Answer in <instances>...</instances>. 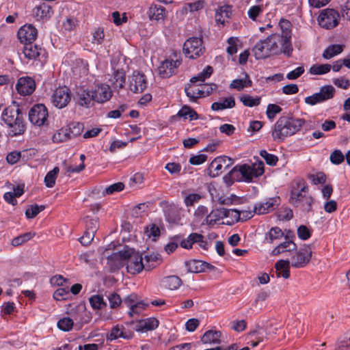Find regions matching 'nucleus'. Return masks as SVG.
I'll return each mask as SVG.
<instances>
[{
    "label": "nucleus",
    "instance_id": "nucleus-7",
    "mask_svg": "<svg viewBox=\"0 0 350 350\" xmlns=\"http://www.w3.org/2000/svg\"><path fill=\"white\" fill-rule=\"evenodd\" d=\"M204 49L202 40L197 37L189 38L183 44V52L190 59L200 57L203 53Z\"/></svg>",
    "mask_w": 350,
    "mask_h": 350
},
{
    "label": "nucleus",
    "instance_id": "nucleus-53",
    "mask_svg": "<svg viewBox=\"0 0 350 350\" xmlns=\"http://www.w3.org/2000/svg\"><path fill=\"white\" fill-rule=\"evenodd\" d=\"M260 155L265 160L267 164L272 166L277 164L278 161L277 156L267 152L265 150H260Z\"/></svg>",
    "mask_w": 350,
    "mask_h": 350
},
{
    "label": "nucleus",
    "instance_id": "nucleus-27",
    "mask_svg": "<svg viewBox=\"0 0 350 350\" xmlns=\"http://www.w3.org/2000/svg\"><path fill=\"white\" fill-rule=\"evenodd\" d=\"M126 80L125 72L121 70H116L113 72L111 79L112 85L115 90H120L124 88Z\"/></svg>",
    "mask_w": 350,
    "mask_h": 350
},
{
    "label": "nucleus",
    "instance_id": "nucleus-24",
    "mask_svg": "<svg viewBox=\"0 0 350 350\" xmlns=\"http://www.w3.org/2000/svg\"><path fill=\"white\" fill-rule=\"evenodd\" d=\"M132 337L130 332H127L122 325H117L112 327L109 334H107V340H113L119 338L128 339Z\"/></svg>",
    "mask_w": 350,
    "mask_h": 350
},
{
    "label": "nucleus",
    "instance_id": "nucleus-10",
    "mask_svg": "<svg viewBox=\"0 0 350 350\" xmlns=\"http://www.w3.org/2000/svg\"><path fill=\"white\" fill-rule=\"evenodd\" d=\"M48 111L43 104H37L29 111V120L35 125L42 126L47 121Z\"/></svg>",
    "mask_w": 350,
    "mask_h": 350
},
{
    "label": "nucleus",
    "instance_id": "nucleus-28",
    "mask_svg": "<svg viewBox=\"0 0 350 350\" xmlns=\"http://www.w3.org/2000/svg\"><path fill=\"white\" fill-rule=\"evenodd\" d=\"M92 94H93L92 90H81V91L78 92L79 104L82 107H89L92 102L94 101V98L92 96Z\"/></svg>",
    "mask_w": 350,
    "mask_h": 350
},
{
    "label": "nucleus",
    "instance_id": "nucleus-6",
    "mask_svg": "<svg viewBox=\"0 0 350 350\" xmlns=\"http://www.w3.org/2000/svg\"><path fill=\"white\" fill-rule=\"evenodd\" d=\"M279 27L281 30L280 37L282 40L284 55L287 57H291L293 51L291 44V23L285 18H281L279 23Z\"/></svg>",
    "mask_w": 350,
    "mask_h": 350
},
{
    "label": "nucleus",
    "instance_id": "nucleus-30",
    "mask_svg": "<svg viewBox=\"0 0 350 350\" xmlns=\"http://www.w3.org/2000/svg\"><path fill=\"white\" fill-rule=\"evenodd\" d=\"M289 265L288 260H280L278 261L275 265L277 275L278 277L282 276L285 279L288 278L290 276Z\"/></svg>",
    "mask_w": 350,
    "mask_h": 350
},
{
    "label": "nucleus",
    "instance_id": "nucleus-62",
    "mask_svg": "<svg viewBox=\"0 0 350 350\" xmlns=\"http://www.w3.org/2000/svg\"><path fill=\"white\" fill-rule=\"evenodd\" d=\"M201 198V196L198 193H189L185 196L184 203L187 206H192L194 204L198 203Z\"/></svg>",
    "mask_w": 350,
    "mask_h": 350
},
{
    "label": "nucleus",
    "instance_id": "nucleus-8",
    "mask_svg": "<svg viewBox=\"0 0 350 350\" xmlns=\"http://www.w3.org/2000/svg\"><path fill=\"white\" fill-rule=\"evenodd\" d=\"M129 255L126 259L125 265L126 270L129 273L135 275L140 273L144 268L142 262V256L139 252H135L133 249L129 247Z\"/></svg>",
    "mask_w": 350,
    "mask_h": 350
},
{
    "label": "nucleus",
    "instance_id": "nucleus-58",
    "mask_svg": "<svg viewBox=\"0 0 350 350\" xmlns=\"http://www.w3.org/2000/svg\"><path fill=\"white\" fill-rule=\"evenodd\" d=\"M239 42V38L237 37H230L227 40V42L228 44V46L226 49L227 53L232 55L237 52V42Z\"/></svg>",
    "mask_w": 350,
    "mask_h": 350
},
{
    "label": "nucleus",
    "instance_id": "nucleus-49",
    "mask_svg": "<svg viewBox=\"0 0 350 350\" xmlns=\"http://www.w3.org/2000/svg\"><path fill=\"white\" fill-rule=\"evenodd\" d=\"M107 299L109 302L110 308L112 309H116L119 308L122 303V299L116 293H109L107 295Z\"/></svg>",
    "mask_w": 350,
    "mask_h": 350
},
{
    "label": "nucleus",
    "instance_id": "nucleus-18",
    "mask_svg": "<svg viewBox=\"0 0 350 350\" xmlns=\"http://www.w3.org/2000/svg\"><path fill=\"white\" fill-rule=\"evenodd\" d=\"M129 252V247L126 246L122 250L113 253L107 258L108 263L116 269H120L124 266Z\"/></svg>",
    "mask_w": 350,
    "mask_h": 350
},
{
    "label": "nucleus",
    "instance_id": "nucleus-3",
    "mask_svg": "<svg viewBox=\"0 0 350 350\" xmlns=\"http://www.w3.org/2000/svg\"><path fill=\"white\" fill-rule=\"evenodd\" d=\"M282 40L280 34H271L266 39L258 42L253 52L256 59H265L271 55H277L280 53L284 54Z\"/></svg>",
    "mask_w": 350,
    "mask_h": 350
},
{
    "label": "nucleus",
    "instance_id": "nucleus-52",
    "mask_svg": "<svg viewBox=\"0 0 350 350\" xmlns=\"http://www.w3.org/2000/svg\"><path fill=\"white\" fill-rule=\"evenodd\" d=\"M282 111V108L275 104H269L267 108L266 114L267 118L272 120L276 115Z\"/></svg>",
    "mask_w": 350,
    "mask_h": 350
},
{
    "label": "nucleus",
    "instance_id": "nucleus-34",
    "mask_svg": "<svg viewBox=\"0 0 350 350\" xmlns=\"http://www.w3.org/2000/svg\"><path fill=\"white\" fill-rule=\"evenodd\" d=\"M221 332L218 331L208 330L202 337V342L206 344L219 343Z\"/></svg>",
    "mask_w": 350,
    "mask_h": 350
},
{
    "label": "nucleus",
    "instance_id": "nucleus-25",
    "mask_svg": "<svg viewBox=\"0 0 350 350\" xmlns=\"http://www.w3.org/2000/svg\"><path fill=\"white\" fill-rule=\"evenodd\" d=\"M182 284L180 278L176 275H170L163 278L161 280V285L170 290H176Z\"/></svg>",
    "mask_w": 350,
    "mask_h": 350
},
{
    "label": "nucleus",
    "instance_id": "nucleus-20",
    "mask_svg": "<svg viewBox=\"0 0 350 350\" xmlns=\"http://www.w3.org/2000/svg\"><path fill=\"white\" fill-rule=\"evenodd\" d=\"M226 213H229V211H226L225 208H216L213 210L204 219L203 221L202 222V225H215L217 221L225 219V217L226 216Z\"/></svg>",
    "mask_w": 350,
    "mask_h": 350
},
{
    "label": "nucleus",
    "instance_id": "nucleus-64",
    "mask_svg": "<svg viewBox=\"0 0 350 350\" xmlns=\"http://www.w3.org/2000/svg\"><path fill=\"white\" fill-rule=\"evenodd\" d=\"M310 179L313 182L314 184H323L326 181V175L323 172H319L315 174L310 175Z\"/></svg>",
    "mask_w": 350,
    "mask_h": 350
},
{
    "label": "nucleus",
    "instance_id": "nucleus-42",
    "mask_svg": "<svg viewBox=\"0 0 350 350\" xmlns=\"http://www.w3.org/2000/svg\"><path fill=\"white\" fill-rule=\"evenodd\" d=\"M240 101L243 104V105L249 107H252L255 106H258L260 103V98L256 96L254 98L253 96L249 94H243L239 98Z\"/></svg>",
    "mask_w": 350,
    "mask_h": 350
},
{
    "label": "nucleus",
    "instance_id": "nucleus-59",
    "mask_svg": "<svg viewBox=\"0 0 350 350\" xmlns=\"http://www.w3.org/2000/svg\"><path fill=\"white\" fill-rule=\"evenodd\" d=\"M319 25L325 29H328V8L321 11L318 17Z\"/></svg>",
    "mask_w": 350,
    "mask_h": 350
},
{
    "label": "nucleus",
    "instance_id": "nucleus-4",
    "mask_svg": "<svg viewBox=\"0 0 350 350\" xmlns=\"http://www.w3.org/2000/svg\"><path fill=\"white\" fill-rule=\"evenodd\" d=\"M264 173V164H243L234 166L230 172V177L235 181L250 182L254 178H257Z\"/></svg>",
    "mask_w": 350,
    "mask_h": 350
},
{
    "label": "nucleus",
    "instance_id": "nucleus-5",
    "mask_svg": "<svg viewBox=\"0 0 350 350\" xmlns=\"http://www.w3.org/2000/svg\"><path fill=\"white\" fill-rule=\"evenodd\" d=\"M297 186L300 190L291 192L290 201L294 206H300L304 211H309L312 203V198L308 196V187L304 182L299 183Z\"/></svg>",
    "mask_w": 350,
    "mask_h": 350
},
{
    "label": "nucleus",
    "instance_id": "nucleus-35",
    "mask_svg": "<svg viewBox=\"0 0 350 350\" xmlns=\"http://www.w3.org/2000/svg\"><path fill=\"white\" fill-rule=\"evenodd\" d=\"M252 84V82L250 79L248 75L245 74L243 79L233 80L230 85V88L231 89H236L238 91H240L242 90L244 88L251 87Z\"/></svg>",
    "mask_w": 350,
    "mask_h": 350
},
{
    "label": "nucleus",
    "instance_id": "nucleus-9",
    "mask_svg": "<svg viewBox=\"0 0 350 350\" xmlns=\"http://www.w3.org/2000/svg\"><path fill=\"white\" fill-rule=\"evenodd\" d=\"M70 99L69 88L66 86H62L55 90L51 96V102L55 107L62 109L67 106Z\"/></svg>",
    "mask_w": 350,
    "mask_h": 350
},
{
    "label": "nucleus",
    "instance_id": "nucleus-19",
    "mask_svg": "<svg viewBox=\"0 0 350 350\" xmlns=\"http://www.w3.org/2000/svg\"><path fill=\"white\" fill-rule=\"evenodd\" d=\"M327 100H328V85L321 87L319 92H316L311 96L306 97L304 102L308 105L313 106L322 103Z\"/></svg>",
    "mask_w": 350,
    "mask_h": 350
},
{
    "label": "nucleus",
    "instance_id": "nucleus-43",
    "mask_svg": "<svg viewBox=\"0 0 350 350\" xmlns=\"http://www.w3.org/2000/svg\"><path fill=\"white\" fill-rule=\"evenodd\" d=\"M59 172V167H55L52 170L49 171L46 174L44 177V183L47 187L51 188L55 185Z\"/></svg>",
    "mask_w": 350,
    "mask_h": 350
},
{
    "label": "nucleus",
    "instance_id": "nucleus-48",
    "mask_svg": "<svg viewBox=\"0 0 350 350\" xmlns=\"http://www.w3.org/2000/svg\"><path fill=\"white\" fill-rule=\"evenodd\" d=\"M328 72V64H314L309 69V73L314 75H321Z\"/></svg>",
    "mask_w": 350,
    "mask_h": 350
},
{
    "label": "nucleus",
    "instance_id": "nucleus-41",
    "mask_svg": "<svg viewBox=\"0 0 350 350\" xmlns=\"http://www.w3.org/2000/svg\"><path fill=\"white\" fill-rule=\"evenodd\" d=\"M159 326V321L155 318H148L139 323V327L142 331H149L156 329Z\"/></svg>",
    "mask_w": 350,
    "mask_h": 350
},
{
    "label": "nucleus",
    "instance_id": "nucleus-13",
    "mask_svg": "<svg viewBox=\"0 0 350 350\" xmlns=\"http://www.w3.org/2000/svg\"><path fill=\"white\" fill-rule=\"evenodd\" d=\"M92 91L94 101L98 103H104L109 100L113 95L110 86L105 84L96 85Z\"/></svg>",
    "mask_w": 350,
    "mask_h": 350
},
{
    "label": "nucleus",
    "instance_id": "nucleus-61",
    "mask_svg": "<svg viewBox=\"0 0 350 350\" xmlns=\"http://www.w3.org/2000/svg\"><path fill=\"white\" fill-rule=\"evenodd\" d=\"M208 208L205 206H199L194 212V218L197 221H200L204 217L208 215Z\"/></svg>",
    "mask_w": 350,
    "mask_h": 350
},
{
    "label": "nucleus",
    "instance_id": "nucleus-21",
    "mask_svg": "<svg viewBox=\"0 0 350 350\" xmlns=\"http://www.w3.org/2000/svg\"><path fill=\"white\" fill-rule=\"evenodd\" d=\"M148 14L151 21L154 20L159 22L165 20L167 12L164 7L157 4H152L148 9Z\"/></svg>",
    "mask_w": 350,
    "mask_h": 350
},
{
    "label": "nucleus",
    "instance_id": "nucleus-1",
    "mask_svg": "<svg viewBox=\"0 0 350 350\" xmlns=\"http://www.w3.org/2000/svg\"><path fill=\"white\" fill-rule=\"evenodd\" d=\"M4 123L10 128L9 135L12 137L23 134L25 131L23 114L16 102L6 107L1 113Z\"/></svg>",
    "mask_w": 350,
    "mask_h": 350
},
{
    "label": "nucleus",
    "instance_id": "nucleus-40",
    "mask_svg": "<svg viewBox=\"0 0 350 350\" xmlns=\"http://www.w3.org/2000/svg\"><path fill=\"white\" fill-rule=\"evenodd\" d=\"M71 139L70 133L67 129H61L53 136L54 143H62Z\"/></svg>",
    "mask_w": 350,
    "mask_h": 350
},
{
    "label": "nucleus",
    "instance_id": "nucleus-60",
    "mask_svg": "<svg viewBox=\"0 0 350 350\" xmlns=\"http://www.w3.org/2000/svg\"><path fill=\"white\" fill-rule=\"evenodd\" d=\"M146 233L148 237H152L153 240H156L160 236V229L155 224H150L146 228Z\"/></svg>",
    "mask_w": 350,
    "mask_h": 350
},
{
    "label": "nucleus",
    "instance_id": "nucleus-14",
    "mask_svg": "<svg viewBox=\"0 0 350 350\" xmlns=\"http://www.w3.org/2000/svg\"><path fill=\"white\" fill-rule=\"evenodd\" d=\"M280 199L279 197L269 198L265 202H260L254 205L253 211L258 215L266 214L275 209L280 204Z\"/></svg>",
    "mask_w": 350,
    "mask_h": 350
},
{
    "label": "nucleus",
    "instance_id": "nucleus-17",
    "mask_svg": "<svg viewBox=\"0 0 350 350\" xmlns=\"http://www.w3.org/2000/svg\"><path fill=\"white\" fill-rule=\"evenodd\" d=\"M180 64V62L178 60L173 61L166 59L162 62L158 68L159 75L162 78H167L175 74L177 68Z\"/></svg>",
    "mask_w": 350,
    "mask_h": 350
},
{
    "label": "nucleus",
    "instance_id": "nucleus-15",
    "mask_svg": "<svg viewBox=\"0 0 350 350\" xmlns=\"http://www.w3.org/2000/svg\"><path fill=\"white\" fill-rule=\"evenodd\" d=\"M35 88V81L29 77L20 78L16 85V89L18 92L23 96L31 94Z\"/></svg>",
    "mask_w": 350,
    "mask_h": 350
},
{
    "label": "nucleus",
    "instance_id": "nucleus-63",
    "mask_svg": "<svg viewBox=\"0 0 350 350\" xmlns=\"http://www.w3.org/2000/svg\"><path fill=\"white\" fill-rule=\"evenodd\" d=\"M334 84L341 89L347 90L350 87V81L343 77L333 79Z\"/></svg>",
    "mask_w": 350,
    "mask_h": 350
},
{
    "label": "nucleus",
    "instance_id": "nucleus-45",
    "mask_svg": "<svg viewBox=\"0 0 350 350\" xmlns=\"http://www.w3.org/2000/svg\"><path fill=\"white\" fill-rule=\"evenodd\" d=\"M90 304L93 309L100 310L107 306L102 295H96L89 299Z\"/></svg>",
    "mask_w": 350,
    "mask_h": 350
},
{
    "label": "nucleus",
    "instance_id": "nucleus-39",
    "mask_svg": "<svg viewBox=\"0 0 350 350\" xmlns=\"http://www.w3.org/2000/svg\"><path fill=\"white\" fill-rule=\"evenodd\" d=\"M203 261L192 260L185 262L187 271L191 273H200L204 271Z\"/></svg>",
    "mask_w": 350,
    "mask_h": 350
},
{
    "label": "nucleus",
    "instance_id": "nucleus-56",
    "mask_svg": "<svg viewBox=\"0 0 350 350\" xmlns=\"http://www.w3.org/2000/svg\"><path fill=\"white\" fill-rule=\"evenodd\" d=\"M298 237L304 241L308 240L312 235L310 230L304 225H301L297 230Z\"/></svg>",
    "mask_w": 350,
    "mask_h": 350
},
{
    "label": "nucleus",
    "instance_id": "nucleus-29",
    "mask_svg": "<svg viewBox=\"0 0 350 350\" xmlns=\"http://www.w3.org/2000/svg\"><path fill=\"white\" fill-rule=\"evenodd\" d=\"M235 106V100L232 96L224 98V100L215 102L211 105L213 111L224 110L226 109H231Z\"/></svg>",
    "mask_w": 350,
    "mask_h": 350
},
{
    "label": "nucleus",
    "instance_id": "nucleus-33",
    "mask_svg": "<svg viewBox=\"0 0 350 350\" xmlns=\"http://www.w3.org/2000/svg\"><path fill=\"white\" fill-rule=\"evenodd\" d=\"M74 320L76 321H81V319H79L78 316L75 317L74 319H71L70 317H64L57 321V326L60 330L64 332H68L73 327Z\"/></svg>",
    "mask_w": 350,
    "mask_h": 350
},
{
    "label": "nucleus",
    "instance_id": "nucleus-50",
    "mask_svg": "<svg viewBox=\"0 0 350 350\" xmlns=\"http://www.w3.org/2000/svg\"><path fill=\"white\" fill-rule=\"evenodd\" d=\"M124 185L121 182H118V183L112 184V185H109V187H107V188H105V189L103 191L102 193L104 196H107V195H111L116 192H120V191H122L124 189Z\"/></svg>",
    "mask_w": 350,
    "mask_h": 350
},
{
    "label": "nucleus",
    "instance_id": "nucleus-37",
    "mask_svg": "<svg viewBox=\"0 0 350 350\" xmlns=\"http://www.w3.org/2000/svg\"><path fill=\"white\" fill-rule=\"evenodd\" d=\"M221 160L215 158L212 162L210 163L208 169L206 170L207 174L211 177H216L219 175L222 172V166L220 163Z\"/></svg>",
    "mask_w": 350,
    "mask_h": 350
},
{
    "label": "nucleus",
    "instance_id": "nucleus-2",
    "mask_svg": "<svg viewBox=\"0 0 350 350\" xmlns=\"http://www.w3.org/2000/svg\"><path fill=\"white\" fill-rule=\"evenodd\" d=\"M304 119L294 118L289 116H282L275 123L272 131L274 141L282 142L286 137L298 132L304 124Z\"/></svg>",
    "mask_w": 350,
    "mask_h": 350
},
{
    "label": "nucleus",
    "instance_id": "nucleus-11",
    "mask_svg": "<svg viewBox=\"0 0 350 350\" xmlns=\"http://www.w3.org/2000/svg\"><path fill=\"white\" fill-rule=\"evenodd\" d=\"M147 79L146 76L135 70L133 72V75L129 81V89L133 93L142 92L147 87Z\"/></svg>",
    "mask_w": 350,
    "mask_h": 350
},
{
    "label": "nucleus",
    "instance_id": "nucleus-47",
    "mask_svg": "<svg viewBox=\"0 0 350 350\" xmlns=\"http://www.w3.org/2000/svg\"><path fill=\"white\" fill-rule=\"evenodd\" d=\"M226 211H229V213H226V216L225 217L227 219L226 221L223 222L227 225L234 224L235 222H237L240 218V213L235 209H227Z\"/></svg>",
    "mask_w": 350,
    "mask_h": 350
},
{
    "label": "nucleus",
    "instance_id": "nucleus-32",
    "mask_svg": "<svg viewBox=\"0 0 350 350\" xmlns=\"http://www.w3.org/2000/svg\"><path fill=\"white\" fill-rule=\"evenodd\" d=\"M297 250V245L292 240L285 241L275 247L273 251V255H278L285 251H294Z\"/></svg>",
    "mask_w": 350,
    "mask_h": 350
},
{
    "label": "nucleus",
    "instance_id": "nucleus-36",
    "mask_svg": "<svg viewBox=\"0 0 350 350\" xmlns=\"http://www.w3.org/2000/svg\"><path fill=\"white\" fill-rule=\"evenodd\" d=\"M284 232L279 227H272L265 234V239L267 242L272 243L275 240L281 239Z\"/></svg>",
    "mask_w": 350,
    "mask_h": 350
},
{
    "label": "nucleus",
    "instance_id": "nucleus-44",
    "mask_svg": "<svg viewBox=\"0 0 350 350\" xmlns=\"http://www.w3.org/2000/svg\"><path fill=\"white\" fill-rule=\"evenodd\" d=\"M198 238H200V237L198 235V233H191L186 239L180 241V245L184 249H191L192 248L193 245L198 241V239H197Z\"/></svg>",
    "mask_w": 350,
    "mask_h": 350
},
{
    "label": "nucleus",
    "instance_id": "nucleus-46",
    "mask_svg": "<svg viewBox=\"0 0 350 350\" xmlns=\"http://www.w3.org/2000/svg\"><path fill=\"white\" fill-rule=\"evenodd\" d=\"M213 72V68L211 66H206V68L203 70L202 72L199 73L197 76L193 77L190 79V82L191 83H195L197 82H204L206 79L208 78Z\"/></svg>",
    "mask_w": 350,
    "mask_h": 350
},
{
    "label": "nucleus",
    "instance_id": "nucleus-55",
    "mask_svg": "<svg viewBox=\"0 0 350 350\" xmlns=\"http://www.w3.org/2000/svg\"><path fill=\"white\" fill-rule=\"evenodd\" d=\"M86 230L96 233L98 228V221L96 218L87 217L85 218Z\"/></svg>",
    "mask_w": 350,
    "mask_h": 350
},
{
    "label": "nucleus",
    "instance_id": "nucleus-54",
    "mask_svg": "<svg viewBox=\"0 0 350 350\" xmlns=\"http://www.w3.org/2000/svg\"><path fill=\"white\" fill-rule=\"evenodd\" d=\"M329 161L333 164L339 165L345 161V155L340 150H335L329 155Z\"/></svg>",
    "mask_w": 350,
    "mask_h": 350
},
{
    "label": "nucleus",
    "instance_id": "nucleus-51",
    "mask_svg": "<svg viewBox=\"0 0 350 350\" xmlns=\"http://www.w3.org/2000/svg\"><path fill=\"white\" fill-rule=\"evenodd\" d=\"M44 209V206L37 204L31 205L25 211V215L28 219L34 218L38 213Z\"/></svg>",
    "mask_w": 350,
    "mask_h": 350
},
{
    "label": "nucleus",
    "instance_id": "nucleus-12",
    "mask_svg": "<svg viewBox=\"0 0 350 350\" xmlns=\"http://www.w3.org/2000/svg\"><path fill=\"white\" fill-rule=\"evenodd\" d=\"M312 256V251L308 246L300 249L292 257L291 266L295 268L305 267L310 261Z\"/></svg>",
    "mask_w": 350,
    "mask_h": 350
},
{
    "label": "nucleus",
    "instance_id": "nucleus-31",
    "mask_svg": "<svg viewBox=\"0 0 350 350\" xmlns=\"http://www.w3.org/2000/svg\"><path fill=\"white\" fill-rule=\"evenodd\" d=\"M161 204L165 205L164 213L166 219L170 223H175L178 219L176 206L174 204H169L167 202H162Z\"/></svg>",
    "mask_w": 350,
    "mask_h": 350
},
{
    "label": "nucleus",
    "instance_id": "nucleus-23",
    "mask_svg": "<svg viewBox=\"0 0 350 350\" xmlns=\"http://www.w3.org/2000/svg\"><path fill=\"white\" fill-rule=\"evenodd\" d=\"M44 50L39 47L36 44L31 43H25L23 47V53L25 57L29 59H35L38 57L42 53Z\"/></svg>",
    "mask_w": 350,
    "mask_h": 350
},
{
    "label": "nucleus",
    "instance_id": "nucleus-38",
    "mask_svg": "<svg viewBox=\"0 0 350 350\" xmlns=\"http://www.w3.org/2000/svg\"><path fill=\"white\" fill-rule=\"evenodd\" d=\"M177 116L190 120H198V113L190 107L184 105L177 113Z\"/></svg>",
    "mask_w": 350,
    "mask_h": 350
},
{
    "label": "nucleus",
    "instance_id": "nucleus-16",
    "mask_svg": "<svg viewBox=\"0 0 350 350\" xmlns=\"http://www.w3.org/2000/svg\"><path fill=\"white\" fill-rule=\"evenodd\" d=\"M38 36L37 29L32 25H25L18 31V37L21 42L31 43Z\"/></svg>",
    "mask_w": 350,
    "mask_h": 350
},
{
    "label": "nucleus",
    "instance_id": "nucleus-26",
    "mask_svg": "<svg viewBox=\"0 0 350 350\" xmlns=\"http://www.w3.org/2000/svg\"><path fill=\"white\" fill-rule=\"evenodd\" d=\"M203 91L198 85L187 84L185 88L186 95L189 98L191 101H196L198 98L203 96Z\"/></svg>",
    "mask_w": 350,
    "mask_h": 350
},
{
    "label": "nucleus",
    "instance_id": "nucleus-22",
    "mask_svg": "<svg viewBox=\"0 0 350 350\" xmlns=\"http://www.w3.org/2000/svg\"><path fill=\"white\" fill-rule=\"evenodd\" d=\"M33 15L38 19L47 20L53 14L52 8L46 3H42L34 8Z\"/></svg>",
    "mask_w": 350,
    "mask_h": 350
},
{
    "label": "nucleus",
    "instance_id": "nucleus-57",
    "mask_svg": "<svg viewBox=\"0 0 350 350\" xmlns=\"http://www.w3.org/2000/svg\"><path fill=\"white\" fill-rule=\"evenodd\" d=\"M340 16L338 12L329 8V29L336 27L339 24Z\"/></svg>",
    "mask_w": 350,
    "mask_h": 350
}]
</instances>
